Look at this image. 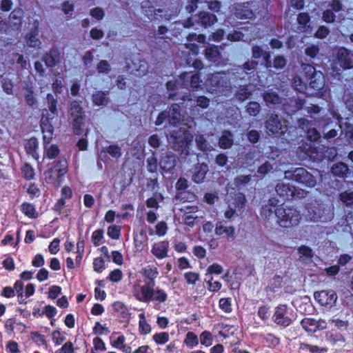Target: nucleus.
Here are the masks:
<instances>
[{
	"label": "nucleus",
	"mask_w": 353,
	"mask_h": 353,
	"mask_svg": "<svg viewBox=\"0 0 353 353\" xmlns=\"http://www.w3.org/2000/svg\"><path fill=\"white\" fill-rule=\"evenodd\" d=\"M301 69L305 74V76L308 79V80L312 78V77L314 76L316 73H317L319 71L316 70L314 66L310 64L306 63H302L301 64Z\"/></svg>",
	"instance_id": "nucleus-37"
},
{
	"label": "nucleus",
	"mask_w": 353,
	"mask_h": 353,
	"mask_svg": "<svg viewBox=\"0 0 353 353\" xmlns=\"http://www.w3.org/2000/svg\"><path fill=\"white\" fill-rule=\"evenodd\" d=\"M266 52H267L263 50V49L259 46L252 45V55L254 59H259L263 57Z\"/></svg>",
	"instance_id": "nucleus-45"
},
{
	"label": "nucleus",
	"mask_w": 353,
	"mask_h": 353,
	"mask_svg": "<svg viewBox=\"0 0 353 353\" xmlns=\"http://www.w3.org/2000/svg\"><path fill=\"white\" fill-rule=\"evenodd\" d=\"M298 30L301 32L311 31V19L307 12H301L297 15Z\"/></svg>",
	"instance_id": "nucleus-16"
},
{
	"label": "nucleus",
	"mask_w": 353,
	"mask_h": 353,
	"mask_svg": "<svg viewBox=\"0 0 353 353\" xmlns=\"http://www.w3.org/2000/svg\"><path fill=\"white\" fill-rule=\"evenodd\" d=\"M215 232L217 235L225 234L228 237H233L234 228L233 227H224L221 225H216Z\"/></svg>",
	"instance_id": "nucleus-33"
},
{
	"label": "nucleus",
	"mask_w": 353,
	"mask_h": 353,
	"mask_svg": "<svg viewBox=\"0 0 353 353\" xmlns=\"http://www.w3.org/2000/svg\"><path fill=\"white\" fill-rule=\"evenodd\" d=\"M167 139L170 146L179 152V161H185L189 155V146L192 141L193 136L185 129L180 128L171 131L167 136Z\"/></svg>",
	"instance_id": "nucleus-1"
},
{
	"label": "nucleus",
	"mask_w": 353,
	"mask_h": 353,
	"mask_svg": "<svg viewBox=\"0 0 353 353\" xmlns=\"http://www.w3.org/2000/svg\"><path fill=\"white\" fill-rule=\"evenodd\" d=\"M212 336L209 332H204L200 336V341L203 345L208 346L211 344Z\"/></svg>",
	"instance_id": "nucleus-60"
},
{
	"label": "nucleus",
	"mask_w": 353,
	"mask_h": 353,
	"mask_svg": "<svg viewBox=\"0 0 353 353\" xmlns=\"http://www.w3.org/2000/svg\"><path fill=\"white\" fill-rule=\"evenodd\" d=\"M286 121H282L278 114L275 113L268 114L265 121V128L272 134L279 137H283L288 130Z\"/></svg>",
	"instance_id": "nucleus-6"
},
{
	"label": "nucleus",
	"mask_w": 353,
	"mask_h": 353,
	"mask_svg": "<svg viewBox=\"0 0 353 353\" xmlns=\"http://www.w3.org/2000/svg\"><path fill=\"white\" fill-rule=\"evenodd\" d=\"M23 172L24 176L27 179H32L34 177V173L33 168L28 164H25L23 168Z\"/></svg>",
	"instance_id": "nucleus-58"
},
{
	"label": "nucleus",
	"mask_w": 353,
	"mask_h": 353,
	"mask_svg": "<svg viewBox=\"0 0 353 353\" xmlns=\"http://www.w3.org/2000/svg\"><path fill=\"white\" fill-rule=\"evenodd\" d=\"M153 254L157 257L163 259L166 256L167 248L164 243H161L155 245L152 250Z\"/></svg>",
	"instance_id": "nucleus-31"
},
{
	"label": "nucleus",
	"mask_w": 353,
	"mask_h": 353,
	"mask_svg": "<svg viewBox=\"0 0 353 353\" xmlns=\"http://www.w3.org/2000/svg\"><path fill=\"white\" fill-rule=\"evenodd\" d=\"M139 316H140V321H139V329H140V331L143 334H148V333H149L150 332V327L146 323L143 314H141L139 315Z\"/></svg>",
	"instance_id": "nucleus-46"
},
{
	"label": "nucleus",
	"mask_w": 353,
	"mask_h": 353,
	"mask_svg": "<svg viewBox=\"0 0 353 353\" xmlns=\"http://www.w3.org/2000/svg\"><path fill=\"white\" fill-rule=\"evenodd\" d=\"M287 63V59L283 55L276 56L273 59V67L276 69H283Z\"/></svg>",
	"instance_id": "nucleus-39"
},
{
	"label": "nucleus",
	"mask_w": 353,
	"mask_h": 353,
	"mask_svg": "<svg viewBox=\"0 0 353 353\" xmlns=\"http://www.w3.org/2000/svg\"><path fill=\"white\" fill-rule=\"evenodd\" d=\"M330 10H332V12H338L343 10V5L342 2L340 0H332L331 3H330Z\"/></svg>",
	"instance_id": "nucleus-55"
},
{
	"label": "nucleus",
	"mask_w": 353,
	"mask_h": 353,
	"mask_svg": "<svg viewBox=\"0 0 353 353\" xmlns=\"http://www.w3.org/2000/svg\"><path fill=\"white\" fill-rule=\"evenodd\" d=\"M309 85L314 90H321L325 85L324 75L321 72H318L309 79Z\"/></svg>",
	"instance_id": "nucleus-22"
},
{
	"label": "nucleus",
	"mask_w": 353,
	"mask_h": 353,
	"mask_svg": "<svg viewBox=\"0 0 353 353\" xmlns=\"http://www.w3.org/2000/svg\"><path fill=\"white\" fill-rule=\"evenodd\" d=\"M141 292L142 297L138 298L140 301H149L152 299L154 290L150 287L143 286L141 288Z\"/></svg>",
	"instance_id": "nucleus-34"
},
{
	"label": "nucleus",
	"mask_w": 353,
	"mask_h": 353,
	"mask_svg": "<svg viewBox=\"0 0 353 353\" xmlns=\"http://www.w3.org/2000/svg\"><path fill=\"white\" fill-rule=\"evenodd\" d=\"M322 19L327 23H333L335 21L336 15L332 10L327 9L323 12Z\"/></svg>",
	"instance_id": "nucleus-50"
},
{
	"label": "nucleus",
	"mask_w": 353,
	"mask_h": 353,
	"mask_svg": "<svg viewBox=\"0 0 353 353\" xmlns=\"http://www.w3.org/2000/svg\"><path fill=\"white\" fill-rule=\"evenodd\" d=\"M26 150L28 154H30L35 159L39 157L36 150L38 148V141L36 138L30 139L26 143Z\"/></svg>",
	"instance_id": "nucleus-29"
},
{
	"label": "nucleus",
	"mask_w": 353,
	"mask_h": 353,
	"mask_svg": "<svg viewBox=\"0 0 353 353\" xmlns=\"http://www.w3.org/2000/svg\"><path fill=\"white\" fill-rule=\"evenodd\" d=\"M159 165L161 169L166 171L172 170L176 165V157L172 152L163 154L160 159Z\"/></svg>",
	"instance_id": "nucleus-15"
},
{
	"label": "nucleus",
	"mask_w": 353,
	"mask_h": 353,
	"mask_svg": "<svg viewBox=\"0 0 353 353\" xmlns=\"http://www.w3.org/2000/svg\"><path fill=\"white\" fill-rule=\"evenodd\" d=\"M329 28L324 26H321L319 27L318 30L314 34V36L318 39H324L329 34Z\"/></svg>",
	"instance_id": "nucleus-49"
},
{
	"label": "nucleus",
	"mask_w": 353,
	"mask_h": 353,
	"mask_svg": "<svg viewBox=\"0 0 353 353\" xmlns=\"http://www.w3.org/2000/svg\"><path fill=\"white\" fill-rule=\"evenodd\" d=\"M233 143V135L232 132L228 130H224L219 139V147L223 149H228L232 146Z\"/></svg>",
	"instance_id": "nucleus-23"
},
{
	"label": "nucleus",
	"mask_w": 353,
	"mask_h": 353,
	"mask_svg": "<svg viewBox=\"0 0 353 353\" xmlns=\"http://www.w3.org/2000/svg\"><path fill=\"white\" fill-rule=\"evenodd\" d=\"M103 151L108 152L113 158H119L121 155V148L117 145H112L105 148Z\"/></svg>",
	"instance_id": "nucleus-40"
},
{
	"label": "nucleus",
	"mask_w": 353,
	"mask_h": 353,
	"mask_svg": "<svg viewBox=\"0 0 353 353\" xmlns=\"http://www.w3.org/2000/svg\"><path fill=\"white\" fill-rule=\"evenodd\" d=\"M23 16V11L20 8L14 9L9 16V23L14 28L18 29L21 25V19Z\"/></svg>",
	"instance_id": "nucleus-26"
},
{
	"label": "nucleus",
	"mask_w": 353,
	"mask_h": 353,
	"mask_svg": "<svg viewBox=\"0 0 353 353\" xmlns=\"http://www.w3.org/2000/svg\"><path fill=\"white\" fill-rule=\"evenodd\" d=\"M292 85L299 92H302L305 88V85L302 81L300 77H295L293 79Z\"/></svg>",
	"instance_id": "nucleus-59"
},
{
	"label": "nucleus",
	"mask_w": 353,
	"mask_h": 353,
	"mask_svg": "<svg viewBox=\"0 0 353 353\" xmlns=\"http://www.w3.org/2000/svg\"><path fill=\"white\" fill-rule=\"evenodd\" d=\"M147 168L150 172H155L157 169V159L154 156L148 158Z\"/></svg>",
	"instance_id": "nucleus-47"
},
{
	"label": "nucleus",
	"mask_w": 353,
	"mask_h": 353,
	"mask_svg": "<svg viewBox=\"0 0 353 353\" xmlns=\"http://www.w3.org/2000/svg\"><path fill=\"white\" fill-rule=\"evenodd\" d=\"M294 187L289 184L283 183H278L275 186V191L281 196H286L287 198L292 196L294 194Z\"/></svg>",
	"instance_id": "nucleus-24"
},
{
	"label": "nucleus",
	"mask_w": 353,
	"mask_h": 353,
	"mask_svg": "<svg viewBox=\"0 0 353 353\" xmlns=\"http://www.w3.org/2000/svg\"><path fill=\"white\" fill-rule=\"evenodd\" d=\"M41 126L43 134V141L45 144H48L52 138V126L51 125L44 123V121H42Z\"/></svg>",
	"instance_id": "nucleus-30"
},
{
	"label": "nucleus",
	"mask_w": 353,
	"mask_h": 353,
	"mask_svg": "<svg viewBox=\"0 0 353 353\" xmlns=\"http://www.w3.org/2000/svg\"><path fill=\"white\" fill-rule=\"evenodd\" d=\"M194 21L196 23L208 27L214 25L217 21V18L215 14L203 11L194 15Z\"/></svg>",
	"instance_id": "nucleus-9"
},
{
	"label": "nucleus",
	"mask_w": 353,
	"mask_h": 353,
	"mask_svg": "<svg viewBox=\"0 0 353 353\" xmlns=\"http://www.w3.org/2000/svg\"><path fill=\"white\" fill-rule=\"evenodd\" d=\"M47 99V103H48V108L49 110L50 111L52 116L51 117V114H49L46 110H43V116L44 117L45 114L44 112H46L48 114L47 115V120H50L54 118V115L57 114V100L54 98V96L51 94H48L46 97Z\"/></svg>",
	"instance_id": "nucleus-25"
},
{
	"label": "nucleus",
	"mask_w": 353,
	"mask_h": 353,
	"mask_svg": "<svg viewBox=\"0 0 353 353\" xmlns=\"http://www.w3.org/2000/svg\"><path fill=\"white\" fill-rule=\"evenodd\" d=\"M301 325L303 328L307 332H315L317 330H322L326 327L325 321L321 320L316 321L310 318L303 319Z\"/></svg>",
	"instance_id": "nucleus-10"
},
{
	"label": "nucleus",
	"mask_w": 353,
	"mask_h": 353,
	"mask_svg": "<svg viewBox=\"0 0 353 353\" xmlns=\"http://www.w3.org/2000/svg\"><path fill=\"white\" fill-rule=\"evenodd\" d=\"M260 111L261 105L256 101H250L246 105V112L250 116L255 117L260 112Z\"/></svg>",
	"instance_id": "nucleus-32"
},
{
	"label": "nucleus",
	"mask_w": 353,
	"mask_h": 353,
	"mask_svg": "<svg viewBox=\"0 0 353 353\" xmlns=\"http://www.w3.org/2000/svg\"><path fill=\"white\" fill-rule=\"evenodd\" d=\"M252 94V92L249 90L248 85H240L236 88V90L234 93V97L236 100L240 102H243L248 99L250 95Z\"/></svg>",
	"instance_id": "nucleus-27"
},
{
	"label": "nucleus",
	"mask_w": 353,
	"mask_h": 353,
	"mask_svg": "<svg viewBox=\"0 0 353 353\" xmlns=\"http://www.w3.org/2000/svg\"><path fill=\"white\" fill-rule=\"evenodd\" d=\"M337 58L343 69L353 68V59L351 51L345 48H340L337 52Z\"/></svg>",
	"instance_id": "nucleus-7"
},
{
	"label": "nucleus",
	"mask_w": 353,
	"mask_h": 353,
	"mask_svg": "<svg viewBox=\"0 0 353 353\" xmlns=\"http://www.w3.org/2000/svg\"><path fill=\"white\" fill-rule=\"evenodd\" d=\"M273 169V167L272 164L268 162L265 161L264 163H263L261 165H260L258 168L257 172L262 176H265L266 174H268L269 172H270Z\"/></svg>",
	"instance_id": "nucleus-48"
},
{
	"label": "nucleus",
	"mask_w": 353,
	"mask_h": 353,
	"mask_svg": "<svg viewBox=\"0 0 353 353\" xmlns=\"http://www.w3.org/2000/svg\"><path fill=\"white\" fill-rule=\"evenodd\" d=\"M319 52V48L316 45H310L305 49V54L310 58H314Z\"/></svg>",
	"instance_id": "nucleus-43"
},
{
	"label": "nucleus",
	"mask_w": 353,
	"mask_h": 353,
	"mask_svg": "<svg viewBox=\"0 0 353 353\" xmlns=\"http://www.w3.org/2000/svg\"><path fill=\"white\" fill-rule=\"evenodd\" d=\"M45 154L49 159L55 158L59 153L58 147L55 145H51L48 147L47 144H45Z\"/></svg>",
	"instance_id": "nucleus-38"
},
{
	"label": "nucleus",
	"mask_w": 353,
	"mask_h": 353,
	"mask_svg": "<svg viewBox=\"0 0 353 353\" xmlns=\"http://www.w3.org/2000/svg\"><path fill=\"white\" fill-rule=\"evenodd\" d=\"M120 230L117 226H110L108 230V234L112 239H118L119 237Z\"/></svg>",
	"instance_id": "nucleus-62"
},
{
	"label": "nucleus",
	"mask_w": 353,
	"mask_h": 353,
	"mask_svg": "<svg viewBox=\"0 0 353 353\" xmlns=\"http://www.w3.org/2000/svg\"><path fill=\"white\" fill-rule=\"evenodd\" d=\"M257 65H258V62L256 61L251 60V61H248L245 62L243 65V69L244 70L247 71V72H248L249 71H252V70H254Z\"/></svg>",
	"instance_id": "nucleus-63"
},
{
	"label": "nucleus",
	"mask_w": 353,
	"mask_h": 353,
	"mask_svg": "<svg viewBox=\"0 0 353 353\" xmlns=\"http://www.w3.org/2000/svg\"><path fill=\"white\" fill-rule=\"evenodd\" d=\"M90 14L92 17L97 19L98 20H101L104 17V12L101 8H95L90 10Z\"/></svg>",
	"instance_id": "nucleus-57"
},
{
	"label": "nucleus",
	"mask_w": 353,
	"mask_h": 353,
	"mask_svg": "<svg viewBox=\"0 0 353 353\" xmlns=\"http://www.w3.org/2000/svg\"><path fill=\"white\" fill-rule=\"evenodd\" d=\"M185 88L182 85V81L179 80H170L165 83V88L168 92V99L170 100H178L177 96L179 95L176 90L179 88Z\"/></svg>",
	"instance_id": "nucleus-13"
},
{
	"label": "nucleus",
	"mask_w": 353,
	"mask_h": 353,
	"mask_svg": "<svg viewBox=\"0 0 353 353\" xmlns=\"http://www.w3.org/2000/svg\"><path fill=\"white\" fill-rule=\"evenodd\" d=\"M42 61L48 68H52L61 61L60 53L57 48H52L42 57Z\"/></svg>",
	"instance_id": "nucleus-12"
},
{
	"label": "nucleus",
	"mask_w": 353,
	"mask_h": 353,
	"mask_svg": "<svg viewBox=\"0 0 353 353\" xmlns=\"http://www.w3.org/2000/svg\"><path fill=\"white\" fill-rule=\"evenodd\" d=\"M154 341L158 343H164L168 341V334L163 332L160 334H157L154 336Z\"/></svg>",
	"instance_id": "nucleus-61"
},
{
	"label": "nucleus",
	"mask_w": 353,
	"mask_h": 353,
	"mask_svg": "<svg viewBox=\"0 0 353 353\" xmlns=\"http://www.w3.org/2000/svg\"><path fill=\"white\" fill-rule=\"evenodd\" d=\"M228 159L224 154H219L215 158V163L221 167H224L226 170H229L230 166L228 165Z\"/></svg>",
	"instance_id": "nucleus-41"
},
{
	"label": "nucleus",
	"mask_w": 353,
	"mask_h": 353,
	"mask_svg": "<svg viewBox=\"0 0 353 353\" xmlns=\"http://www.w3.org/2000/svg\"><path fill=\"white\" fill-rule=\"evenodd\" d=\"M284 176L310 188L314 187L316 183L314 176L304 168L285 171Z\"/></svg>",
	"instance_id": "nucleus-4"
},
{
	"label": "nucleus",
	"mask_w": 353,
	"mask_h": 353,
	"mask_svg": "<svg viewBox=\"0 0 353 353\" xmlns=\"http://www.w3.org/2000/svg\"><path fill=\"white\" fill-rule=\"evenodd\" d=\"M263 99L267 104H279L281 103V99L274 92L266 91L263 94Z\"/></svg>",
	"instance_id": "nucleus-28"
},
{
	"label": "nucleus",
	"mask_w": 353,
	"mask_h": 353,
	"mask_svg": "<svg viewBox=\"0 0 353 353\" xmlns=\"http://www.w3.org/2000/svg\"><path fill=\"white\" fill-rule=\"evenodd\" d=\"M27 37V44L30 47L37 48L40 46V41L33 34H30Z\"/></svg>",
	"instance_id": "nucleus-52"
},
{
	"label": "nucleus",
	"mask_w": 353,
	"mask_h": 353,
	"mask_svg": "<svg viewBox=\"0 0 353 353\" xmlns=\"http://www.w3.org/2000/svg\"><path fill=\"white\" fill-rule=\"evenodd\" d=\"M321 137L320 133L315 128L307 130V138L311 141H316Z\"/></svg>",
	"instance_id": "nucleus-51"
},
{
	"label": "nucleus",
	"mask_w": 353,
	"mask_h": 353,
	"mask_svg": "<svg viewBox=\"0 0 353 353\" xmlns=\"http://www.w3.org/2000/svg\"><path fill=\"white\" fill-rule=\"evenodd\" d=\"M331 172L336 176L341 178L350 177L351 175L350 169L347 165L343 162L334 164L331 168Z\"/></svg>",
	"instance_id": "nucleus-17"
},
{
	"label": "nucleus",
	"mask_w": 353,
	"mask_h": 353,
	"mask_svg": "<svg viewBox=\"0 0 353 353\" xmlns=\"http://www.w3.org/2000/svg\"><path fill=\"white\" fill-rule=\"evenodd\" d=\"M339 198L347 206H353V192L345 191L340 194Z\"/></svg>",
	"instance_id": "nucleus-36"
},
{
	"label": "nucleus",
	"mask_w": 353,
	"mask_h": 353,
	"mask_svg": "<svg viewBox=\"0 0 353 353\" xmlns=\"http://www.w3.org/2000/svg\"><path fill=\"white\" fill-rule=\"evenodd\" d=\"M205 57L210 62L219 64L222 57L219 48L216 46L209 45L205 50Z\"/></svg>",
	"instance_id": "nucleus-14"
},
{
	"label": "nucleus",
	"mask_w": 353,
	"mask_h": 353,
	"mask_svg": "<svg viewBox=\"0 0 353 353\" xmlns=\"http://www.w3.org/2000/svg\"><path fill=\"white\" fill-rule=\"evenodd\" d=\"M274 212L272 208L268 205H264L262 206L261 215L264 219H269L273 214Z\"/></svg>",
	"instance_id": "nucleus-54"
},
{
	"label": "nucleus",
	"mask_w": 353,
	"mask_h": 353,
	"mask_svg": "<svg viewBox=\"0 0 353 353\" xmlns=\"http://www.w3.org/2000/svg\"><path fill=\"white\" fill-rule=\"evenodd\" d=\"M25 101L26 103L30 106H33L37 103V99H35L32 90H28V92L25 96Z\"/></svg>",
	"instance_id": "nucleus-56"
},
{
	"label": "nucleus",
	"mask_w": 353,
	"mask_h": 353,
	"mask_svg": "<svg viewBox=\"0 0 353 353\" xmlns=\"http://www.w3.org/2000/svg\"><path fill=\"white\" fill-rule=\"evenodd\" d=\"M305 103V101L304 99H301L299 98H292L283 103V110L288 114H290L303 108Z\"/></svg>",
	"instance_id": "nucleus-11"
},
{
	"label": "nucleus",
	"mask_w": 353,
	"mask_h": 353,
	"mask_svg": "<svg viewBox=\"0 0 353 353\" xmlns=\"http://www.w3.org/2000/svg\"><path fill=\"white\" fill-rule=\"evenodd\" d=\"M208 170V165L206 163H198L195 166L192 180L196 183H203Z\"/></svg>",
	"instance_id": "nucleus-19"
},
{
	"label": "nucleus",
	"mask_w": 353,
	"mask_h": 353,
	"mask_svg": "<svg viewBox=\"0 0 353 353\" xmlns=\"http://www.w3.org/2000/svg\"><path fill=\"white\" fill-rule=\"evenodd\" d=\"M21 210L26 215L30 216V217L34 216V208L32 205H30L29 203H23L21 205Z\"/></svg>",
	"instance_id": "nucleus-53"
},
{
	"label": "nucleus",
	"mask_w": 353,
	"mask_h": 353,
	"mask_svg": "<svg viewBox=\"0 0 353 353\" xmlns=\"http://www.w3.org/2000/svg\"><path fill=\"white\" fill-rule=\"evenodd\" d=\"M197 147L202 151L211 150L212 145L206 141L203 136L201 135L196 138Z\"/></svg>",
	"instance_id": "nucleus-35"
},
{
	"label": "nucleus",
	"mask_w": 353,
	"mask_h": 353,
	"mask_svg": "<svg viewBox=\"0 0 353 353\" xmlns=\"http://www.w3.org/2000/svg\"><path fill=\"white\" fill-rule=\"evenodd\" d=\"M93 265L95 271L101 272L103 270L104 261L101 258H97L94 261Z\"/></svg>",
	"instance_id": "nucleus-64"
},
{
	"label": "nucleus",
	"mask_w": 353,
	"mask_h": 353,
	"mask_svg": "<svg viewBox=\"0 0 353 353\" xmlns=\"http://www.w3.org/2000/svg\"><path fill=\"white\" fill-rule=\"evenodd\" d=\"M69 119L72 120L74 132L80 134L81 127L84 123L85 112L81 106V101H72L68 108Z\"/></svg>",
	"instance_id": "nucleus-5"
},
{
	"label": "nucleus",
	"mask_w": 353,
	"mask_h": 353,
	"mask_svg": "<svg viewBox=\"0 0 353 353\" xmlns=\"http://www.w3.org/2000/svg\"><path fill=\"white\" fill-rule=\"evenodd\" d=\"M97 69L99 73L108 74L111 70V67L106 60H101L97 65Z\"/></svg>",
	"instance_id": "nucleus-42"
},
{
	"label": "nucleus",
	"mask_w": 353,
	"mask_h": 353,
	"mask_svg": "<svg viewBox=\"0 0 353 353\" xmlns=\"http://www.w3.org/2000/svg\"><path fill=\"white\" fill-rule=\"evenodd\" d=\"M205 85L209 92L217 95L226 96L232 88L230 80L224 72H216L209 75Z\"/></svg>",
	"instance_id": "nucleus-2"
},
{
	"label": "nucleus",
	"mask_w": 353,
	"mask_h": 353,
	"mask_svg": "<svg viewBox=\"0 0 353 353\" xmlns=\"http://www.w3.org/2000/svg\"><path fill=\"white\" fill-rule=\"evenodd\" d=\"M314 296L318 302L322 305H331L336 302L337 299L336 294L332 290H322L314 294Z\"/></svg>",
	"instance_id": "nucleus-8"
},
{
	"label": "nucleus",
	"mask_w": 353,
	"mask_h": 353,
	"mask_svg": "<svg viewBox=\"0 0 353 353\" xmlns=\"http://www.w3.org/2000/svg\"><path fill=\"white\" fill-rule=\"evenodd\" d=\"M167 112L169 113V123L173 125L178 124L181 120L180 106L178 103H173Z\"/></svg>",
	"instance_id": "nucleus-21"
},
{
	"label": "nucleus",
	"mask_w": 353,
	"mask_h": 353,
	"mask_svg": "<svg viewBox=\"0 0 353 353\" xmlns=\"http://www.w3.org/2000/svg\"><path fill=\"white\" fill-rule=\"evenodd\" d=\"M277 222L283 228L297 225L301 220L300 213L294 208L281 205L274 210Z\"/></svg>",
	"instance_id": "nucleus-3"
},
{
	"label": "nucleus",
	"mask_w": 353,
	"mask_h": 353,
	"mask_svg": "<svg viewBox=\"0 0 353 353\" xmlns=\"http://www.w3.org/2000/svg\"><path fill=\"white\" fill-rule=\"evenodd\" d=\"M180 79L182 81V85L185 87H186V83L189 81L192 88H198L200 86L199 75L198 74L190 75V73L184 72L180 75Z\"/></svg>",
	"instance_id": "nucleus-20"
},
{
	"label": "nucleus",
	"mask_w": 353,
	"mask_h": 353,
	"mask_svg": "<svg viewBox=\"0 0 353 353\" xmlns=\"http://www.w3.org/2000/svg\"><path fill=\"white\" fill-rule=\"evenodd\" d=\"M108 91H95L92 95V102L98 106H106L110 103Z\"/></svg>",
	"instance_id": "nucleus-18"
},
{
	"label": "nucleus",
	"mask_w": 353,
	"mask_h": 353,
	"mask_svg": "<svg viewBox=\"0 0 353 353\" xmlns=\"http://www.w3.org/2000/svg\"><path fill=\"white\" fill-rule=\"evenodd\" d=\"M66 166V162L65 161H57V164L53 168L55 172V174L59 177L61 175H63L65 174V168Z\"/></svg>",
	"instance_id": "nucleus-44"
}]
</instances>
